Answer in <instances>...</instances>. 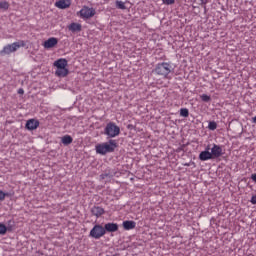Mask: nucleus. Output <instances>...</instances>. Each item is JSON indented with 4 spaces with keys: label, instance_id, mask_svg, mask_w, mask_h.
Listing matches in <instances>:
<instances>
[{
    "label": "nucleus",
    "instance_id": "obj_1",
    "mask_svg": "<svg viewBox=\"0 0 256 256\" xmlns=\"http://www.w3.org/2000/svg\"><path fill=\"white\" fill-rule=\"evenodd\" d=\"M67 65L68 62L65 58H60L54 62V67H56V77H67V75H69V69H67Z\"/></svg>",
    "mask_w": 256,
    "mask_h": 256
},
{
    "label": "nucleus",
    "instance_id": "obj_2",
    "mask_svg": "<svg viewBox=\"0 0 256 256\" xmlns=\"http://www.w3.org/2000/svg\"><path fill=\"white\" fill-rule=\"evenodd\" d=\"M115 147H117L115 140H110L109 143L104 142L97 144L95 149L98 155H107V153H113V151H115Z\"/></svg>",
    "mask_w": 256,
    "mask_h": 256
},
{
    "label": "nucleus",
    "instance_id": "obj_3",
    "mask_svg": "<svg viewBox=\"0 0 256 256\" xmlns=\"http://www.w3.org/2000/svg\"><path fill=\"white\" fill-rule=\"evenodd\" d=\"M27 43L25 40H19L18 42H13L12 44H8L3 47V49L0 51V55H11V53H15L18 49H21V47H25Z\"/></svg>",
    "mask_w": 256,
    "mask_h": 256
},
{
    "label": "nucleus",
    "instance_id": "obj_4",
    "mask_svg": "<svg viewBox=\"0 0 256 256\" xmlns=\"http://www.w3.org/2000/svg\"><path fill=\"white\" fill-rule=\"evenodd\" d=\"M156 75H161L165 79L169 77V73H171V64L167 62H162L156 65V68L154 70Z\"/></svg>",
    "mask_w": 256,
    "mask_h": 256
},
{
    "label": "nucleus",
    "instance_id": "obj_5",
    "mask_svg": "<svg viewBox=\"0 0 256 256\" xmlns=\"http://www.w3.org/2000/svg\"><path fill=\"white\" fill-rule=\"evenodd\" d=\"M104 133L108 137L114 138L119 136V134L121 133V128H119V126H117L115 123L110 122L106 125Z\"/></svg>",
    "mask_w": 256,
    "mask_h": 256
},
{
    "label": "nucleus",
    "instance_id": "obj_6",
    "mask_svg": "<svg viewBox=\"0 0 256 256\" xmlns=\"http://www.w3.org/2000/svg\"><path fill=\"white\" fill-rule=\"evenodd\" d=\"M95 8H89L88 6H83L82 9L77 13L81 19H91L95 17Z\"/></svg>",
    "mask_w": 256,
    "mask_h": 256
},
{
    "label": "nucleus",
    "instance_id": "obj_7",
    "mask_svg": "<svg viewBox=\"0 0 256 256\" xmlns=\"http://www.w3.org/2000/svg\"><path fill=\"white\" fill-rule=\"evenodd\" d=\"M106 233L105 228L101 224H96L90 231V236L93 239H101Z\"/></svg>",
    "mask_w": 256,
    "mask_h": 256
},
{
    "label": "nucleus",
    "instance_id": "obj_8",
    "mask_svg": "<svg viewBox=\"0 0 256 256\" xmlns=\"http://www.w3.org/2000/svg\"><path fill=\"white\" fill-rule=\"evenodd\" d=\"M210 153L212 155V159H218V157H221V155H223V148H221V146L217 144H213Z\"/></svg>",
    "mask_w": 256,
    "mask_h": 256
},
{
    "label": "nucleus",
    "instance_id": "obj_9",
    "mask_svg": "<svg viewBox=\"0 0 256 256\" xmlns=\"http://www.w3.org/2000/svg\"><path fill=\"white\" fill-rule=\"evenodd\" d=\"M209 149H211V148L209 146H207L206 150L202 151L199 154L200 161H209V160L213 159V154H211V152H209Z\"/></svg>",
    "mask_w": 256,
    "mask_h": 256
},
{
    "label": "nucleus",
    "instance_id": "obj_10",
    "mask_svg": "<svg viewBox=\"0 0 256 256\" xmlns=\"http://www.w3.org/2000/svg\"><path fill=\"white\" fill-rule=\"evenodd\" d=\"M40 123L39 120L36 119H29L26 122V129H28V131H35V129H37L39 127Z\"/></svg>",
    "mask_w": 256,
    "mask_h": 256
},
{
    "label": "nucleus",
    "instance_id": "obj_11",
    "mask_svg": "<svg viewBox=\"0 0 256 256\" xmlns=\"http://www.w3.org/2000/svg\"><path fill=\"white\" fill-rule=\"evenodd\" d=\"M57 43H59V40L55 37H51L48 40H46L43 45L45 49H53V47H55Z\"/></svg>",
    "mask_w": 256,
    "mask_h": 256
},
{
    "label": "nucleus",
    "instance_id": "obj_12",
    "mask_svg": "<svg viewBox=\"0 0 256 256\" xmlns=\"http://www.w3.org/2000/svg\"><path fill=\"white\" fill-rule=\"evenodd\" d=\"M58 9H69L71 7V0H59L55 3Z\"/></svg>",
    "mask_w": 256,
    "mask_h": 256
},
{
    "label": "nucleus",
    "instance_id": "obj_13",
    "mask_svg": "<svg viewBox=\"0 0 256 256\" xmlns=\"http://www.w3.org/2000/svg\"><path fill=\"white\" fill-rule=\"evenodd\" d=\"M122 226L125 231H131L132 229H135V227H137V223L133 220H126L122 223Z\"/></svg>",
    "mask_w": 256,
    "mask_h": 256
},
{
    "label": "nucleus",
    "instance_id": "obj_14",
    "mask_svg": "<svg viewBox=\"0 0 256 256\" xmlns=\"http://www.w3.org/2000/svg\"><path fill=\"white\" fill-rule=\"evenodd\" d=\"M104 229L108 233H115L116 231H119V225H117V223H107L105 224Z\"/></svg>",
    "mask_w": 256,
    "mask_h": 256
},
{
    "label": "nucleus",
    "instance_id": "obj_15",
    "mask_svg": "<svg viewBox=\"0 0 256 256\" xmlns=\"http://www.w3.org/2000/svg\"><path fill=\"white\" fill-rule=\"evenodd\" d=\"M91 213L94 217H101V215H105V209L100 206H94L91 209Z\"/></svg>",
    "mask_w": 256,
    "mask_h": 256
},
{
    "label": "nucleus",
    "instance_id": "obj_16",
    "mask_svg": "<svg viewBox=\"0 0 256 256\" xmlns=\"http://www.w3.org/2000/svg\"><path fill=\"white\" fill-rule=\"evenodd\" d=\"M68 29L72 32V33H79V31H81L82 26L79 23H71L70 25H68Z\"/></svg>",
    "mask_w": 256,
    "mask_h": 256
},
{
    "label": "nucleus",
    "instance_id": "obj_17",
    "mask_svg": "<svg viewBox=\"0 0 256 256\" xmlns=\"http://www.w3.org/2000/svg\"><path fill=\"white\" fill-rule=\"evenodd\" d=\"M62 143L63 145H71V143H73V138L70 135H65L62 137Z\"/></svg>",
    "mask_w": 256,
    "mask_h": 256
},
{
    "label": "nucleus",
    "instance_id": "obj_18",
    "mask_svg": "<svg viewBox=\"0 0 256 256\" xmlns=\"http://www.w3.org/2000/svg\"><path fill=\"white\" fill-rule=\"evenodd\" d=\"M116 7H117L118 9H122V10L127 9V7H125V2L120 1V0H117V1H116Z\"/></svg>",
    "mask_w": 256,
    "mask_h": 256
},
{
    "label": "nucleus",
    "instance_id": "obj_19",
    "mask_svg": "<svg viewBox=\"0 0 256 256\" xmlns=\"http://www.w3.org/2000/svg\"><path fill=\"white\" fill-rule=\"evenodd\" d=\"M200 98H201V101H203L204 103H209V101H211V96L207 94H202Z\"/></svg>",
    "mask_w": 256,
    "mask_h": 256
},
{
    "label": "nucleus",
    "instance_id": "obj_20",
    "mask_svg": "<svg viewBox=\"0 0 256 256\" xmlns=\"http://www.w3.org/2000/svg\"><path fill=\"white\" fill-rule=\"evenodd\" d=\"M180 115H181V117H189V109L181 108L180 109Z\"/></svg>",
    "mask_w": 256,
    "mask_h": 256
},
{
    "label": "nucleus",
    "instance_id": "obj_21",
    "mask_svg": "<svg viewBox=\"0 0 256 256\" xmlns=\"http://www.w3.org/2000/svg\"><path fill=\"white\" fill-rule=\"evenodd\" d=\"M208 129H210V131H215V129H217V122L215 121L209 122Z\"/></svg>",
    "mask_w": 256,
    "mask_h": 256
},
{
    "label": "nucleus",
    "instance_id": "obj_22",
    "mask_svg": "<svg viewBox=\"0 0 256 256\" xmlns=\"http://www.w3.org/2000/svg\"><path fill=\"white\" fill-rule=\"evenodd\" d=\"M0 9H4V11H7V9H9V2L7 1L0 2Z\"/></svg>",
    "mask_w": 256,
    "mask_h": 256
},
{
    "label": "nucleus",
    "instance_id": "obj_23",
    "mask_svg": "<svg viewBox=\"0 0 256 256\" xmlns=\"http://www.w3.org/2000/svg\"><path fill=\"white\" fill-rule=\"evenodd\" d=\"M5 233H7V226L0 223V235H5Z\"/></svg>",
    "mask_w": 256,
    "mask_h": 256
},
{
    "label": "nucleus",
    "instance_id": "obj_24",
    "mask_svg": "<svg viewBox=\"0 0 256 256\" xmlns=\"http://www.w3.org/2000/svg\"><path fill=\"white\" fill-rule=\"evenodd\" d=\"M5 197H9V193H5L3 190H0V201H5Z\"/></svg>",
    "mask_w": 256,
    "mask_h": 256
},
{
    "label": "nucleus",
    "instance_id": "obj_25",
    "mask_svg": "<svg viewBox=\"0 0 256 256\" xmlns=\"http://www.w3.org/2000/svg\"><path fill=\"white\" fill-rule=\"evenodd\" d=\"M164 5H175V0H162Z\"/></svg>",
    "mask_w": 256,
    "mask_h": 256
},
{
    "label": "nucleus",
    "instance_id": "obj_26",
    "mask_svg": "<svg viewBox=\"0 0 256 256\" xmlns=\"http://www.w3.org/2000/svg\"><path fill=\"white\" fill-rule=\"evenodd\" d=\"M250 202L252 203V205H256V195L252 196Z\"/></svg>",
    "mask_w": 256,
    "mask_h": 256
},
{
    "label": "nucleus",
    "instance_id": "obj_27",
    "mask_svg": "<svg viewBox=\"0 0 256 256\" xmlns=\"http://www.w3.org/2000/svg\"><path fill=\"white\" fill-rule=\"evenodd\" d=\"M251 179H252V181H254V183H256V173L251 175Z\"/></svg>",
    "mask_w": 256,
    "mask_h": 256
},
{
    "label": "nucleus",
    "instance_id": "obj_28",
    "mask_svg": "<svg viewBox=\"0 0 256 256\" xmlns=\"http://www.w3.org/2000/svg\"><path fill=\"white\" fill-rule=\"evenodd\" d=\"M18 93H19V95H23V93H25V90H23V88H20V89L18 90Z\"/></svg>",
    "mask_w": 256,
    "mask_h": 256
},
{
    "label": "nucleus",
    "instance_id": "obj_29",
    "mask_svg": "<svg viewBox=\"0 0 256 256\" xmlns=\"http://www.w3.org/2000/svg\"><path fill=\"white\" fill-rule=\"evenodd\" d=\"M186 167H189V164H186Z\"/></svg>",
    "mask_w": 256,
    "mask_h": 256
}]
</instances>
